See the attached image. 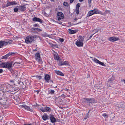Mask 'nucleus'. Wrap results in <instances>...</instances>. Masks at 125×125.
<instances>
[{
  "label": "nucleus",
  "mask_w": 125,
  "mask_h": 125,
  "mask_svg": "<svg viewBox=\"0 0 125 125\" xmlns=\"http://www.w3.org/2000/svg\"><path fill=\"white\" fill-rule=\"evenodd\" d=\"M95 14H99L103 15L102 12L99 10L95 8L94 9L89 11L87 14V18H89L90 16Z\"/></svg>",
  "instance_id": "nucleus-1"
},
{
  "label": "nucleus",
  "mask_w": 125,
  "mask_h": 125,
  "mask_svg": "<svg viewBox=\"0 0 125 125\" xmlns=\"http://www.w3.org/2000/svg\"><path fill=\"white\" fill-rule=\"evenodd\" d=\"M37 37V36L33 35L28 36L25 38V42L27 44L31 43Z\"/></svg>",
  "instance_id": "nucleus-2"
},
{
  "label": "nucleus",
  "mask_w": 125,
  "mask_h": 125,
  "mask_svg": "<svg viewBox=\"0 0 125 125\" xmlns=\"http://www.w3.org/2000/svg\"><path fill=\"white\" fill-rule=\"evenodd\" d=\"M84 38L83 37L80 36L76 42L75 44L77 46L81 47L83 46Z\"/></svg>",
  "instance_id": "nucleus-3"
},
{
  "label": "nucleus",
  "mask_w": 125,
  "mask_h": 125,
  "mask_svg": "<svg viewBox=\"0 0 125 125\" xmlns=\"http://www.w3.org/2000/svg\"><path fill=\"white\" fill-rule=\"evenodd\" d=\"M12 63L11 62L3 63L0 64V66L2 68L9 69L11 68Z\"/></svg>",
  "instance_id": "nucleus-4"
},
{
  "label": "nucleus",
  "mask_w": 125,
  "mask_h": 125,
  "mask_svg": "<svg viewBox=\"0 0 125 125\" xmlns=\"http://www.w3.org/2000/svg\"><path fill=\"white\" fill-rule=\"evenodd\" d=\"M35 58L36 60L39 63H42V61L41 58L40 54L38 53H36L35 55Z\"/></svg>",
  "instance_id": "nucleus-5"
},
{
  "label": "nucleus",
  "mask_w": 125,
  "mask_h": 125,
  "mask_svg": "<svg viewBox=\"0 0 125 125\" xmlns=\"http://www.w3.org/2000/svg\"><path fill=\"white\" fill-rule=\"evenodd\" d=\"M57 17L58 20L60 21L61 20H62L63 19L64 15L62 12H59L57 13Z\"/></svg>",
  "instance_id": "nucleus-6"
},
{
  "label": "nucleus",
  "mask_w": 125,
  "mask_h": 125,
  "mask_svg": "<svg viewBox=\"0 0 125 125\" xmlns=\"http://www.w3.org/2000/svg\"><path fill=\"white\" fill-rule=\"evenodd\" d=\"M92 60L95 63H98L99 64L101 65L102 66H105V65L103 62H101L95 58H93Z\"/></svg>",
  "instance_id": "nucleus-7"
},
{
  "label": "nucleus",
  "mask_w": 125,
  "mask_h": 125,
  "mask_svg": "<svg viewBox=\"0 0 125 125\" xmlns=\"http://www.w3.org/2000/svg\"><path fill=\"white\" fill-rule=\"evenodd\" d=\"M114 79L113 78H111L108 79L107 83V86L108 87H110L114 83Z\"/></svg>",
  "instance_id": "nucleus-8"
},
{
  "label": "nucleus",
  "mask_w": 125,
  "mask_h": 125,
  "mask_svg": "<svg viewBox=\"0 0 125 125\" xmlns=\"http://www.w3.org/2000/svg\"><path fill=\"white\" fill-rule=\"evenodd\" d=\"M108 40L110 41L113 42L119 40V39L118 37H113L109 38Z\"/></svg>",
  "instance_id": "nucleus-9"
},
{
  "label": "nucleus",
  "mask_w": 125,
  "mask_h": 125,
  "mask_svg": "<svg viewBox=\"0 0 125 125\" xmlns=\"http://www.w3.org/2000/svg\"><path fill=\"white\" fill-rule=\"evenodd\" d=\"M9 44H10L9 41L7 42L5 41H0V48L2 47L3 46Z\"/></svg>",
  "instance_id": "nucleus-10"
},
{
  "label": "nucleus",
  "mask_w": 125,
  "mask_h": 125,
  "mask_svg": "<svg viewBox=\"0 0 125 125\" xmlns=\"http://www.w3.org/2000/svg\"><path fill=\"white\" fill-rule=\"evenodd\" d=\"M15 54V52H9L8 53L3 56V58H7V57L10 55L13 56Z\"/></svg>",
  "instance_id": "nucleus-11"
},
{
  "label": "nucleus",
  "mask_w": 125,
  "mask_h": 125,
  "mask_svg": "<svg viewBox=\"0 0 125 125\" xmlns=\"http://www.w3.org/2000/svg\"><path fill=\"white\" fill-rule=\"evenodd\" d=\"M32 20L34 21H37L41 23L43 21L39 18L34 17L33 18Z\"/></svg>",
  "instance_id": "nucleus-12"
},
{
  "label": "nucleus",
  "mask_w": 125,
  "mask_h": 125,
  "mask_svg": "<svg viewBox=\"0 0 125 125\" xmlns=\"http://www.w3.org/2000/svg\"><path fill=\"white\" fill-rule=\"evenodd\" d=\"M54 59L55 60L58 61L60 60V57L58 56V54L56 52H55L54 54Z\"/></svg>",
  "instance_id": "nucleus-13"
},
{
  "label": "nucleus",
  "mask_w": 125,
  "mask_h": 125,
  "mask_svg": "<svg viewBox=\"0 0 125 125\" xmlns=\"http://www.w3.org/2000/svg\"><path fill=\"white\" fill-rule=\"evenodd\" d=\"M44 79L45 80L46 82L48 83L49 82V81L50 79V77L49 75L48 74L45 75L44 77Z\"/></svg>",
  "instance_id": "nucleus-14"
},
{
  "label": "nucleus",
  "mask_w": 125,
  "mask_h": 125,
  "mask_svg": "<svg viewBox=\"0 0 125 125\" xmlns=\"http://www.w3.org/2000/svg\"><path fill=\"white\" fill-rule=\"evenodd\" d=\"M48 116L45 114H44L42 116L43 119L44 120H46L48 118Z\"/></svg>",
  "instance_id": "nucleus-15"
},
{
  "label": "nucleus",
  "mask_w": 125,
  "mask_h": 125,
  "mask_svg": "<svg viewBox=\"0 0 125 125\" xmlns=\"http://www.w3.org/2000/svg\"><path fill=\"white\" fill-rule=\"evenodd\" d=\"M20 107H21L24 108L26 109L30 110V108L29 106H27L24 104H23L21 105H20Z\"/></svg>",
  "instance_id": "nucleus-16"
},
{
  "label": "nucleus",
  "mask_w": 125,
  "mask_h": 125,
  "mask_svg": "<svg viewBox=\"0 0 125 125\" xmlns=\"http://www.w3.org/2000/svg\"><path fill=\"white\" fill-rule=\"evenodd\" d=\"M50 118V119L52 123H54L56 121V119L53 115H51Z\"/></svg>",
  "instance_id": "nucleus-17"
},
{
  "label": "nucleus",
  "mask_w": 125,
  "mask_h": 125,
  "mask_svg": "<svg viewBox=\"0 0 125 125\" xmlns=\"http://www.w3.org/2000/svg\"><path fill=\"white\" fill-rule=\"evenodd\" d=\"M68 64V62L67 61H65L63 62H60L59 63V65L61 66L64 65H67Z\"/></svg>",
  "instance_id": "nucleus-18"
},
{
  "label": "nucleus",
  "mask_w": 125,
  "mask_h": 125,
  "mask_svg": "<svg viewBox=\"0 0 125 125\" xmlns=\"http://www.w3.org/2000/svg\"><path fill=\"white\" fill-rule=\"evenodd\" d=\"M88 103H94L95 102V100L94 98H88Z\"/></svg>",
  "instance_id": "nucleus-19"
},
{
  "label": "nucleus",
  "mask_w": 125,
  "mask_h": 125,
  "mask_svg": "<svg viewBox=\"0 0 125 125\" xmlns=\"http://www.w3.org/2000/svg\"><path fill=\"white\" fill-rule=\"evenodd\" d=\"M55 73L58 75L61 76H64V74L59 71H55Z\"/></svg>",
  "instance_id": "nucleus-20"
},
{
  "label": "nucleus",
  "mask_w": 125,
  "mask_h": 125,
  "mask_svg": "<svg viewBox=\"0 0 125 125\" xmlns=\"http://www.w3.org/2000/svg\"><path fill=\"white\" fill-rule=\"evenodd\" d=\"M19 9L20 10L22 11H24L25 10L26 7L24 6H21L19 7Z\"/></svg>",
  "instance_id": "nucleus-21"
},
{
  "label": "nucleus",
  "mask_w": 125,
  "mask_h": 125,
  "mask_svg": "<svg viewBox=\"0 0 125 125\" xmlns=\"http://www.w3.org/2000/svg\"><path fill=\"white\" fill-rule=\"evenodd\" d=\"M69 32L71 34H73L76 32V31L75 30H69Z\"/></svg>",
  "instance_id": "nucleus-22"
},
{
  "label": "nucleus",
  "mask_w": 125,
  "mask_h": 125,
  "mask_svg": "<svg viewBox=\"0 0 125 125\" xmlns=\"http://www.w3.org/2000/svg\"><path fill=\"white\" fill-rule=\"evenodd\" d=\"M45 110L46 111V112H50L51 111V109L50 108L47 107H45Z\"/></svg>",
  "instance_id": "nucleus-23"
},
{
  "label": "nucleus",
  "mask_w": 125,
  "mask_h": 125,
  "mask_svg": "<svg viewBox=\"0 0 125 125\" xmlns=\"http://www.w3.org/2000/svg\"><path fill=\"white\" fill-rule=\"evenodd\" d=\"M110 12V11L109 10H106L105 13H103L102 12V13L103 14V15H105L107 13H109Z\"/></svg>",
  "instance_id": "nucleus-24"
},
{
  "label": "nucleus",
  "mask_w": 125,
  "mask_h": 125,
  "mask_svg": "<svg viewBox=\"0 0 125 125\" xmlns=\"http://www.w3.org/2000/svg\"><path fill=\"white\" fill-rule=\"evenodd\" d=\"M82 101L85 103H88V98H84L83 99Z\"/></svg>",
  "instance_id": "nucleus-25"
},
{
  "label": "nucleus",
  "mask_w": 125,
  "mask_h": 125,
  "mask_svg": "<svg viewBox=\"0 0 125 125\" xmlns=\"http://www.w3.org/2000/svg\"><path fill=\"white\" fill-rule=\"evenodd\" d=\"M45 109V107L44 108L42 107L40 108V110L42 112H46V111Z\"/></svg>",
  "instance_id": "nucleus-26"
},
{
  "label": "nucleus",
  "mask_w": 125,
  "mask_h": 125,
  "mask_svg": "<svg viewBox=\"0 0 125 125\" xmlns=\"http://www.w3.org/2000/svg\"><path fill=\"white\" fill-rule=\"evenodd\" d=\"M11 5H14L17 4V3L15 1L10 2Z\"/></svg>",
  "instance_id": "nucleus-27"
},
{
  "label": "nucleus",
  "mask_w": 125,
  "mask_h": 125,
  "mask_svg": "<svg viewBox=\"0 0 125 125\" xmlns=\"http://www.w3.org/2000/svg\"><path fill=\"white\" fill-rule=\"evenodd\" d=\"M102 116L105 118L108 117V116L106 113H104L102 115Z\"/></svg>",
  "instance_id": "nucleus-28"
},
{
  "label": "nucleus",
  "mask_w": 125,
  "mask_h": 125,
  "mask_svg": "<svg viewBox=\"0 0 125 125\" xmlns=\"http://www.w3.org/2000/svg\"><path fill=\"white\" fill-rule=\"evenodd\" d=\"M11 6L10 2H8L7 4H6L5 6L6 7H8V6Z\"/></svg>",
  "instance_id": "nucleus-29"
},
{
  "label": "nucleus",
  "mask_w": 125,
  "mask_h": 125,
  "mask_svg": "<svg viewBox=\"0 0 125 125\" xmlns=\"http://www.w3.org/2000/svg\"><path fill=\"white\" fill-rule=\"evenodd\" d=\"M80 6V3H78L76 6V9H79V7Z\"/></svg>",
  "instance_id": "nucleus-30"
},
{
  "label": "nucleus",
  "mask_w": 125,
  "mask_h": 125,
  "mask_svg": "<svg viewBox=\"0 0 125 125\" xmlns=\"http://www.w3.org/2000/svg\"><path fill=\"white\" fill-rule=\"evenodd\" d=\"M63 4L64 6H68V3L66 2H64Z\"/></svg>",
  "instance_id": "nucleus-31"
},
{
  "label": "nucleus",
  "mask_w": 125,
  "mask_h": 125,
  "mask_svg": "<svg viewBox=\"0 0 125 125\" xmlns=\"http://www.w3.org/2000/svg\"><path fill=\"white\" fill-rule=\"evenodd\" d=\"M75 12L77 14H78L79 13V9H76Z\"/></svg>",
  "instance_id": "nucleus-32"
},
{
  "label": "nucleus",
  "mask_w": 125,
  "mask_h": 125,
  "mask_svg": "<svg viewBox=\"0 0 125 125\" xmlns=\"http://www.w3.org/2000/svg\"><path fill=\"white\" fill-rule=\"evenodd\" d=\"M18 9L17 8H15L14 9V12H17L18 11Z\"/></svg>",
  "instance_id": "nucleus-33"
},
{
  "label": "nucleus",
  "mask_w": 125,
  "mask_h": 125,
  "mask_svg": "<svg viewBox=\"0 0 125 125\" xmlns=\"http://www.w3.org/2000/svg\"><path fill=\"white\" fill-rule=\"evenodd\" d=\"M54 92V91L53 90H51L50 92V93L51 94H53Z\"/></svg>",
  "instance_id": "nucleus-34"
},
{
  "label": "nucleus",
  "mask_w": 125,
  "mask_h": 125,
  "mask_svg": "<svg viewBox=\"0 0 125 125\" xmlns=\"http://www.w3.org/2000/svg\"><path fill=\"white\" fill-rule=\"evenodd\" d=\"M59 40L60 42H63L64 41V39H63L60 38L59 39Z\"/></svg>",
  "instance_id": "nucleus-35"
},
{
  "label": "nucleus",
  "mask_w": 125,
  "mask_h": 125,
  "mask_svg": "<svg viewBox=\"0 0 125 125\" xmlns=\"http://www.w3.org/2000/svg\"><path fill=\"white\" fill-rule=\"evenodd\" d=\"M92 1V0H88V3L90 5Z\"/></svg>",
  "instance_id": "nucleus-36"
},
{
  "label": "nucleus",
  "mask_w": 125,
  "mask_h": 125,
  "mask_svg": "<svg viewBox=\"0 0 125 125\" xmlns=\"http://www.w3.org/2000/svg\"><path fill=\"white\" fill-rule=\"evenodd\" d=\"M38 24H35L33 26L34 27H36L38 26Z\"/></svg>",
  "instance_id": "nucleus-37"
},
{
  "label": "nucleus",
  "mask_w": 125,
  "mask_h": 125,
  "mask_svg": "<svg viewBox=\"0 0 125 125\" xmlns=\"http://www.w3.org/2000/svg\"><path fill=\"white\" fill-rule=\"evenodd\" d=\"M42 31V30L41 29H39L38 28V29L37 30V31Z\"/></svg>",
  "instance_id": "nucleus-38"
},
{
  "label": "nucleus",
  "mask_w": 125,
  "mask_h": 125,
  "mask_svg": "<svg viewBox=\"0 0 125 125\" xmlns=\"http://www.w3.org/2000/svg\"><path fill=\"white\" fill-rule=\"evenodd\" d=\"M3 72L2 69H0V73H2Z\"/></svg>",
  "instance_id": "nucleus-39"
},
{
  "label": "nucleus",
  "mask_w": 125,
  "mask_h": 125,
  "mask_svg": "<svg viewBox=\"0 0 125 125\" xmlns=\"http://www.w3.org/2000/svg\"><path fill=\"white\" fill-rule=\"evenodd\" d=\"M49 82L51 84H52L53 83V81L52 80H50V81H49Z\"/></svg>",
  "instance_id": "nucleus-40"
},
{
  "label": "nucleus",
  "mask_w": 125,
  "mask_h": 125,
  "mask_svg": "<svg viewBox=\"0 0 125 125\" xmlns=\"http://www.w3.org/2000/svg\"><path fill=\"white\" fill-rule=\"evenodd\" d=\"M74 0H70V3H72L73 2Z\"/></svg>",
  "instance_id": "nucleus-41"
},
{
  "label": "nucleus",
  "mask_w": 125,
  "mask_h": 125,
  "mask_svg": "<svg viewBox=\"0 0 125 125\" xmlns=\"http://www.w3.org/2000/svg\"><path fill=\"white\" fill-rule=\"evenodd\" d=\"M39 92L40 91L39 90H37L36 91V92L37 93V94H38Z\"/></svg>",
  "instance_id": "nucleus-42"
},
{
  "label": "nucleus",
  "mask_w": 125,
  "mask_h": 125,
  "mask_svg": "<svg viewBox=\"0 0 125 125\" xmlns=\"http://www.w3.org/2000/svg\"><path fill=\"white\" fill-rule=\"evenodd\" d=\"M33 29L34 30H36L37 31V30L38 29V28H35Z\"/></svg>",
  "instance_id": "nucleus-43"
},
{
  "label": "nucleus",
  "mask_w": 125,
  "mask_h": 125,
  "mask_svg": "<svg viewBox=\"0 0 125 125\" xmlns=\"http://www.w3.org/2000/svg\"><path fill=\"white\" fill-rule=\"evenodd\" d=\"M42 78V77L41 76H39L38 77V78L39 79H40Z\"/></svg>",
  "instance_id": "nucleus-44"
},
{
  "label": "nucleus",
  "mask_w": 125,
  "mask_h": 125,
  "mask_svg": "<svg viewBox=\"0 0 125 125\" xmlns=\"http://www.w3.org/2000/svg\"><path fill=\"white\" fill-rule=\"evenodd\" d=\"M94 34H92V35H91V36L90 37H89V39H91L92 37V36H93V35Z\"/></svg>",
  "instance_id": "nucleus-45"
},
{
  "label": "nucleus",
  "mask_w": 125,
  "mask_h": 125,
  "mask_svg": "<svg viewBox=\"0 0 125 125\" xmlns=\"http://www.w3.org/2000/svg\"><path fill=\"white\" fill-rule=\"evenodd\" d=\"M24 125H32L30 124H24Z\"/></svg>",
  "instance_id": "nucleus-46"
},
{
  "label": "nucleus",
  "mask_w": 125,
  "mask_h": 125,
  "mask_svg": "<svg viewBox=\"0 0 125 125\" xmlns=\"http://www.w3.org/2000/svg\"><path fill=\"white\" fill-rule=\"evenodd\" d=\"M122 81H123L124 82V83H125V79L123 80Z\"/></svg>",
  "instance_id": "nucleus-47"
},
{
  "label": "nucleus",
  "mask_w": 125,
  "mask_h": 125,
  "mask_svg": "<svg viewBox=\"0 0 125 125\" xmlns=\"http://www.w3.org/2000/svg\"><path fill=\"white\" fill-rule=\"evenodd\" d=\"M57 23L59 24H62V22H60V23H59V22H57Z\"/></svg>",
  "instance_id": "nucleus-48"
},
{
  "label": "nucleus",
  "mask_w": 125,
  "mask_h": 125,
  "mask_svg": "<svg viewBox=\"0 0 125 125\" xmlns=\"http://www.w3.org/2000/svg\"><path fill=\"white\" fill-rule=\"evenodd\" d=\"M80 2H81L83 1V0H79Z\"/></svg>",
  "instance_id": "nucleus-49"
},
{
  "label": "nucleus",
  "mask_w": 125,
  "mask_h": 125,
  "mask_svg": "<svg viewBox=\"0 0 125 125\" xmlns=\"http://www.w3.org/2000/svg\"><path fill=\"white\" fill-rule=\"evenodd\" d=\"M10 82H12V83H13L14 82V81L13 80H11L10 81Z\"/></svg>",
  "instance_id": "nucleus-50"
},
{
  "label": "nucleus",
  "mask_w": 125,
  "mask_h": 125,
  "mask_svg": "<svg viewBox=\"0 0 125 125\" xmlns=\"http://www.w3.org/2000/svg\"><path fill=\"white\" fill-rule=\"evenodd\" d=\"M51 1H53V2H54V0H51Z\"/></svg>",
  "instance_id": "nucleus-51"
},
{
  "label": "nucleus",
  "mask_w": 125,
  "mask_h": 125,
  "mask_svg": "<svg viewBox=\"0 0 125 125\" xmlns=\"http://www.w3.org/2000/svg\"><path fill=\"white\" fill-rule=\"evenodd\" d=\"M76 20H77V19H76V18H75V19H74V20H75V21H76Z\"/></svg>",
  "instance_id": "nucleus-52"
},
{
  "label": "nucleus",
  "mask_w": 125,
  "mask_h": 125,
  "mask_svg": "<svg viewBox=\"0 0 125 125\" xmlns=\"http://www.w3.org/2000/svg\"><path fill=\"white\" fill-rule=\"evenodd\" d=\"M54 21V22H57V21H54H54Z\"/></svg>",
  "instance_id": "nucleus-53"
},
{
  "label": "nucleus",
  "mask_w": 125,
  "mask_h": 125,
  "mask_svg": "<svg viewBox=\"0 0 125 125\" xmlns=\"http://www.w3.org/2000/svg\"><path fill=\"white\" fill-rule=\"evenodd\" d=\"M87 117H86V118L85 117V118H84V119L85 120V119H87Z\"/></svg>",
  "instance_id": "nucleus-54"
},
{
  "label": "nucleus",
  "mask_w": 125,
  "mask_h": 125,
  "mask_svg": "<svg viewBox=\"0 0 125 125\" xmlns=\"http://www.w3.org/2000/svg\"><path fill=\"white\" fill-rule=\"evenodd\" d=\"M90 58H92V57H90Z\"/></svg>",
  "instance_id": "nucleus-55"
},
{
  "label": "nucleus",
  "mask_w": 125,
  "mask_h": 125,
  "mask_svg": "<svg viewBox=\"0 0 125 125\" xmlns=\"http://www.w3.org/2000/svg\"><path fill=\"white\" fill-rule=\"evenodd\" d=\"M43 106H44V105L43 104H42Z\"/></svg>",
  "instance_id": "nucleus-56"
}]
</instances>
